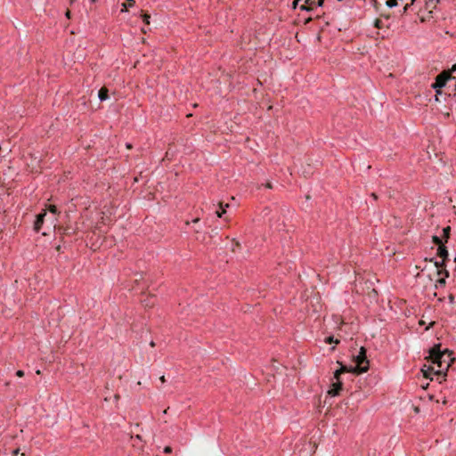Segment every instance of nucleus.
I'll use <instances>...</instances> for the list:
<instances>
[{"mask_svg":"<svg viewBox=\"0 0 456 456\" xmlns=\"http://www.w3.org/2000/svg\"><path fill=\"white\" fill-rule=\"evenodd\" d=\"M428 360L436 366V375H445L451 364L453 362L452 352L444 349L441 350V344L435 345L429 350Z\"/></svg>","mask_w":456,"mask_h":456,"instance_id":"nucleus-1","label":"nucleus"},{"mask_svg":"<svg viewBox=\"0 0 456 456\" xmlns=\"http://www.w3.org/2000/svg\"><path fill=\"white\" fill-rule=\"evenodd\" d=\"M354 362L356 365L352 369L353 373H364L368 371L370 368V362L366 356V349L362 346L358 354L354 357Z\"/></svg>","mask_w":456,"mask_h":456,"instance_id":"nucleus-2","label":"nucleus"},{"mask_svg":"<svg viewBox=\"0 0 456 456\" xmlns=\"http://www.w3.org/2000/svg\"><path fill=\"white\" fill-rule=\"evenodd\" d=\"M452 77L451 70H443L439 75L436 76V81L432 85V87L437 94H441V88H443L446 85V82Z\"/></svg>","mask_w":456,"mask_h":456,"instance_id":"nucleus-3","label":"nucleus"},{"mask_svg":"<svg viewBox=\"0 0 456 456\" xmlns=\"http://www.w3.org/2000/svg\"><path fill=\"white\" fill-rule=\"evenodd\" d=\"M343 388V383L341 380H335L331 383L329 390L328 395L331 397H335L339 395L341 390Z\"/></svg>","mask_w":456,"mask_h":456,"instance_id":"nucleus-4","label":"nucleus"},{"mask_svg":"<svg viewBox=\"0 0 456 456\" xmlns=\"http://www.w3.org/2000/svg\"><path fill=\"white\" fill-rule=\"evenodd\" d=\"M436 366L432 364L430 366H427V365H424L423 368L421 369V371L423 372V376L427 379H431V375L432 374H435L436 375Z\"/></svg>","mask_w":456,"mask_h":456,"instance_id":"nucleus-5","label":"nucleus"},{"mask_svg":"<svg viewBox=\"0 0 456 456\" xmlns=\"http://www.w3.org/2000/svg\"><path fill=\"white\" fill-rule=\"evenodd\" d=\"M437 255L442 257L441 265H445V260L448 256V251L444 245H440L437 248Z\"/></svg>","mask_w":456,"mask_h":456,"instance_id":"nucleus-6","label":"nucleus"},{"mask_svg":"<svg viewBox=\"0 0 456 456\" xmlns=\"http://www.w3.org/2000/svg\"><path fill=\"white\" fill-rule=\"evenodd\" d=\"M45 216V213H42V214H39L37 216V219L35 221V224H34V229L35 231L37 232H39L40 229H41V226L44 223V218Z\"/></svg>","mask_w":456,"mask_h":456,"instance_id":"nucleus-7","label":"nucleus"},{"mask_svg":"<svg viewBox=\"0 0 456 456\" xmlns=\"http://www.w3.org/2000/svg\"><path fill=\"white\" fill-rule=\"evenodd\" d=\"M109 90L106 87H102L99 90L98 97L101 101H105L108 99Z\"/></svg>","mask_w":456,"mask_h":456,"instance_id":"nucleus-8","label":"nucleus"},{"mask_svg":"<svg viewBox=\"0 0 456 456\" xmlns=\"http://www.w3.org/2000/svg\"><path fill=\"white\" fill-rule=\"evenodd\" d=\"M435 265H436V267L437 268V274H438V275H440V274L444 273L445 277H448L449 273H448V271H447V270H445V269H444V270H440V269H439V268H441V267H443V266H444V265H441V262H437V261H436V262H435Z\"/></svg>","mask_w":456,"mask_h":456,"instance_id":"nucleus-9","label":"nucleus"},{"mask_svg":"<svg viewBox=\"0 0 456 456\" xmlns=\"http://www.w3.org/2000/svg\"><path fill=\"white\" fill-rule=\"evenodd\" d=\"M314 2L312 0H305V4L301 5L300 9L303 11L310 12L313 10V7L311 4H313Z\"/></svg>","mask_w":456,"mask_h":456,"instance_id":"nucleus-10","label":"nucleus"},{"mask_svg":"<svg viewBox=\"0 0 456 456\" xmlns=\"http://www.w3.org/2000/svg\"><path fill=\"white\" fill-rule=\"evenodd\" d=\"M450 232H451L450 226H446L445 228L443 229V237H444L445 242H447V240L450 238Z\"/></svg>","mask_w":456,"mask_h":456,"instance_id":"nucleus-11","label":"nucleus"},{"mask_svg":"<svg viewBox=\"0 0 456 456\" xmlns=\"http://www.w3.org/2000/svg\"><path fill=\"white\" fill-rule=\"evenodd\" d=\"M337 363L340 365V369H341L343 373H345V372H353L352 369H354V367H347V366L344 365L339 361H338Z\"/></svg>","mask_w":456,"mask_h":456,"instance_id":"nucleus-12","label":"nucleus"},{"mask_svg":"<svg viewBox=\"0 0 456 456\" xmlns=\"http://www.w3.org/2000/svg\"><path fill=\"white\" fill-rule=\"evenodd\" d=\"M432 241H433L436 245H437L438 247H440V245H444V244H443V241H442V239H440V238H439L438 236H436V235H434V236L432 237Z\"/></svg>","mask_w":456,"mask_h":456,"instance_id":"nucleus-13","label":"nucleus"},{"mask_svg":"<svg viewBox=\"0 0 456 456\" xmlns=\"http://www.w3.org/2000/svg\"><path fill=\"white\" fill-rule=\"evenodd\" d=\"M325 342L328 344H331V343L339 344V340L335 339L333 336H330V337L326 338Z\"/></svg>","mask_w":456,"mask_h":456,"instance_id":"nucleus-14","label":"nucleus"},{"mask_svg":"<svg viewBox=\"0 0 456 456\" xmlns=\"http://www.w3.org/2000/svg\"><path fill=\"white\" fill-rule=\"evenodd\" d=\"M342 373H343V372H342V370H341V369H340V368H339V369H338V370H336L334 371V375H333L334 379H335V380H341V379H340V375H341Z\"/></svg>","mask_w":456,"mask_h":456,"instance_id":"nucleus-15","label":"nucleus"},{"mask_svg":"<svg viewBox=\"0 0 456 456\" xmlns=\"http://www.w3.org/2000/svg\"><path fill=\"white\" fill-rule=\"evenodd\" d=\"M398 0H387L386 4L387 7L392 8L397 5Z\"/></svg>","mask_w":456,"mask_h":456,"instance_id":"nucleus-16","label":"nucleus"},{"mask_svg":"<svg viewBox=\"0 0 456 456\" xmlns=\"http://www.w3.org/2000/svg\"><path fill=\"white\" fill-rule=\"evenodd\" d=\"M142 20L145 24L149 25L150 24V19H151V16L148 14V13H143L142 14Z\"/></svg>","mask_w":456,"mask_h":456,"instance_id":"nucleus-17","label":"nucleus"},{"mask_svg":"<svg viewBox=\"0 0 456 456\" xmlns=\"http://www.w3.org/2000/svg\"><path fill=\"white\" fill-rule=\"evenodd\" d=\"M48 210L51 212V213H53V214H56L57 213V208L55 205H49L48 207Z\"/></svg>","mask_w":456,"mask_h":456,"instance_id":"nucleus-18","label":"nucleus"},{"mask_svg":"<svg viewBox=\"0 0 456 456\" xmlns=\"http://www.w3.org/2000/svg\"><path fill=\"white\" fill-rule=\"evenodd\" d=\"M441 285V286H444L445 284V278L443 277V278H440L436 281V287H437V285Z\"/></svg>","mask_w":456,"mask_h":456,"instance_id":"nucleus-19","label":"nucleus"},{"mask_svg":"<svg viewBox=\"0 0 456 456\" xmlns=\"http://www.w3.org/2000/svg\"><path fill=\"white\" fill-rule=\"evenodd\" d=\"M415 1L416 0H411L410 3H407L403 8V12H405L410 6L413 5Z\"/></svg>","mask_w":456,"mask_h":456,"instance_id":"nucleus-20","label":"nucleus"},{"mask_svg":"<svg viewBox=\"0 0 456 456\" xmlns=\"http://www.w3.org/2000/svg\"><path fill=\"white\" fill-rule=\"evenodd\" d=\"M219 207H220V211L219 212H223V208H225L229 207V204H225L224 205L222 202L219 203Z\"/></svg>","mask_w":456,"mask_h":456,"instance_id":"nucleus-21","label":"nucleus"},{"mask_svg":"<svg viewBox=\"0 0 456 456\" xmlns=\"http://www.w3.org/2000/svg\"><path fill=\"white\" fill-rule=\"evenodd\" d=\"M16 376L19 378H22L24 376V371L21 370H19L16 371Z\"/></svg>","mask_w":456,"mask_h":456,"instance_id":"nucleus-22","label":"nucleus"},{"mask_svg":"<svg viewBox=\"0 0 456 456\" xmlns=\"http://www.w3.org/2000/svg\"><path fill=\"white\" fill-rule=\"evenodd\" d=\"M164 452L165 453H171L172 452V448L170 446H166L164 448Z\"/></svg>","mask_w":456,"mask_h":456,"instance_id":"nucleus-23","label":"nucleus"},{"mask_svg":"<svg viewBox=\"0 0 456 456\" xmlns=\"http://www.w3.org/2000/svg\"><path fill=\"white\" fill-rule=\"evenodd\" d=\"M301 0H294L293 3H292V8L293 9H296L298 3L300 2Z\"/></svg>","mask_w":456,"mask_h":456,"instance_id":"nucleus-24","label":"nucleus"},{"mask_svg":"<svg viewBox=\"0 0 456 456\" xmlns=\"http://www.w3.org/2000/svg\"><path fill=\"white\" fill-rule=\"evenodd\" d=\"M225 212H226L225 208H223V212H219V211H217V212H216V216H217L218 217H222V216H223Z\"/></svg>","mask_w":456,"mask_h":456,"instance_id":"nucleus-25","label":"nucleus"},{"mask_svg":"<svg viewBox=\"0 0 456 456\" xmlns=\"http://www.w3.org/2000/svg\"><path fill=\"white\" fill-rule=\"evenodd\" d=\"M121 12H127V4H122Z\"/></svg>","mask_w":456,"mask_h":456,"instance_id":"nucleus-26","label":"nucleus"},{"mask_svg":"<svg viewBox=\"0 0 456 456\" xmlns=\"http://www.w3.org/2000/svg\"><path fill=\"white\" fill-rule=\"evenodd\" d=\"M323 4H324V0H318L317 1V5L318 6L322 7V6H323Z\"/></svg>","mask_w":456,"mask_h":456,"instance_id":"nucleus-27","label":"nucleus"},{"mask_svg":"<svg viewBox=\"0 0 456 456\" xmlns=\"http://www.w3.org/2000/svg\"><path fill=\"white\" fill-rule=\"evenodd\" d=\"M19 452H20V449H19V448H17V449H15V450H13V451H12V455H13V456H16V455H18V454H19Z\"/></svg>","mask_w":456,"mask_h":456,"instance_id":"nucleus-28","label":"nucleus"},{"mask_svg":"<svg viewBox=\"0 0 456 456\" xmlns=\"http://www.w3.org/2000/svg\"><path fill=\"white\" fill-rule=\"evenodd\" d=\"M128 2V6H133L134 4V0H126Z\"/></svg>","mask_w":456,"mask_h":456,"instance_id":"nucleus-29","label":"nucleus"},{"mask_svg":"<svg viewBox=\"0 0 456 456\" xmlns=\"http://www.w3.org/2000/svg\"><path fill=\"white\" fill-rule=\"evenodd\" d=\"M70 14H71L70 11L67 10V12H65V16L69 19L70 18Z\"/></svg>","mask_w":456,"mask_h":456,"instance_id":"nucleus-30","label":"nucleus"},{"mask_svg":"<svg viewBox=\"0 0 456 456\" xmlns=\"http://www.w3.org/2000/svg\"><path fill=\"white\" fill-rule=\"evenodd\" d=\"M450 70H451V73L456 71V63L452 65V67Z\"/></svg>","mask_w":456,"mask_h":456,"instance_id":"nucleus-31","label":"nucleus"},{"mask_svg":"<svg viewBox=\"0 0 456 456\" xmlns=\"http://www.w3.org/2000/svg\"><path fill=\"white\" fill-rule=\"evenodd\" d=\"M159 380L162 382V383H165L166 382V378L164 375H162L160 378H159Z\"/></svg>","mask_w":456,"mask_h":456,"instance_id":"nucleus-32","label":"nucleus"},{"mask_svg":"<svg viewBox=\"0 0 456 456\" xmlns=\"http://www.w3.org/2000/svg\"><path fill=\"white\" fill-rule=\"evenodd\" d=\"M371 197H372L375 200H378V195H377L375 192H372V193H371Z\"/></svg>","mask_w":456,"mask_h":456,"instance_id":"nucleus-33","label":"nucleus"},{"mask_svg":"<svg viewBox=\"0 0 456 456\" xmlns=\"http://www.w3.org/2000/svg\"><path fill=\"white\" fill-rule=\"evenodd\" d=\"M191 222H192L193 224H196V223L200 222V218H199V217H197V218L193 219Z\"/></svg>","mask_w":456,"mask_h":456,"instance_id":"nucleus-34","label":"nucleus"},{"mask_svg":"<svg viewBox=\"0 0 456 456\" xmlns=\"http://www.w3.org/2000/svg\"><path fill=\"white\" fill-rule=\"evenodd\" d=\"M440 94H437V93L436 92V102H437V101H439L438 96H440Z\"/></svg>","mask_w":456,"mask_h":456,"instance_id":"nucleus-35","label":"nucleus"},{"mask_svg":"<svg viewBox=\"0 0 456 456\" xmlns=\"http://www.w3.org/2000/svg\"><path fill=\"white\" fill-rule=\"evenodd\" d=\"M168 409H169V407H167V409H165V410L163 411V414H167V413Z\"/></svg>","mask_w":456,"mask_h":456,"instance_id":"nucleus-36","label":"nucleus"},{"mask_svg":"<svg viewBox=\"0 0 456 456\" xmlns=\"http://www.w3.org/2000/svg\"><path fill=\"white\" fill-rule=\"evenodd\" d=\"M135 438H136V439H139V440H142V436H141L140 435H136V436H135Z\"/></svg>","mask_w":456,"mask_h":456,"instance_id":"nucleus-37","label":"nucleus"},{"mask_svg":"<svg viewBox=\"0 0 456 456\" xmlns=\"http://www.w3.org/2000/svg\"><path fill=\"white\" fill-rule=\"evenodd\" d=\"M126 148H127V149H131V148H132V145H131L130 143H127V144H126Z\"/></svg>","mask_w":456,"mask_h":456,"instance_id":"nucleus-38","label":"nucleus"},{"mask_svg":"<svg viewBox=\"0 0 456 456\" xmlns=\"http://www.w3.org/2000/svg\"><path fill=\"white\" fill-rule=\"evenodd\" d=\"M150 345H151V346H152V347H153V346H155V343H154V341H151V342L150 343Z\"/></svg>","mask_w":456,"mask_h":456,"instance_id":"nucleus-39","label":"nucleus"},{"mask_svg":"<svg viewBox=\"0 0 456 456\" xmlns=\"http://www.w3.org/2000/svg\"><path fill=\"white\" fill-rule=\"evenodd\" d=\"M266 187H267V188H269V189H271V188H272L271 183H267V184H266Z\"/></svg>","mask_w":456,"mask_h":456,"instance_id":"nucleus-40","label":"nucleus"},{"mask_svg":"<svg viewBox=\"0 0 456 456\" xmlns=\"http://www.w3.org/2000/svg\"><path fill=\"white\" fill-rule=\"evenodd\" d=\"M379 22H380V21H379V20H376V26H377V27H379Z\"/></svg>","mask_w":456,"mask_h":456,"instance_id":"nucleus-41","label":"nucleus"},{"mask_svg":"<svg viewBox=\"0 0 456 456\" xmlns=\"http://www.w3.org/2000/svg\"><path fill=\"white\" fill-rule=\"evenodd\" d=\"M434 324H435V322H430L429 327L434 326Z\"/></svg>","mask_w":456,"mask_h":456,"instance_id":"nucleus-42","label":"nucleus"},{"mask_svg":"<svg viewBox=\"0 0 456 456\" xmlns=\"http://www.w3.org/2000/svg\"><path fill=\"white\" fill-rule=\"evenodd\" d=\"M450 301L452 302L453 301V297L452 296H450Z\"/></svg>","mask_w":456,"mask_h":456,"instance_id":"nucleus-43","label":"nucleus"},{"mask_svg":"<svg viewBox=\"0 0 456 456\" xmlns=\"http://www.w3.org/2000/svg\"><path fill=\"white\" fill-rule=\"evenodd\" d=\"M235 245H236L237 247H240V242H239V241H236Z\"/></svg>","mask_w":456,"mask_h":456,"instance_id":"nucleus-44","label":"nucleus"},{"mask_svg":"<svg viewBox=\"0 0 456 456\" xmlns=\"http://www.w3.org/2000/svg\"><path fill=\"white\" fill-rule=\"evenodd\" d=\"M185 224H186V225H189V224H190V222H189V221H186V222H185Z\"/></svg>","mask_w":456,"mask_h":456,"instance_id":"nucleus-45","label":"nucleus"},{"mask_svg":"<svg viewBox=\"0 0 456 456\" xmlns=\"http://www.w3.org/2000/svg\"><path fill=\"white\" fill-rule=\"evenodd\" d=\"M95 0H92V2H94Z\"/></svg>","mask_w":456,"mask_h":456,"instance_id":"nucleus-46","label":"nucleus"},{"mask_svg":"<svg viewBox=\"0 0 456 456\" xmlns=\"http://www.w3.org/2000/svg\"><path fill=\"white\" fill-rule=\"evenodd\" d=\"M454 261L456 262V257H455Z\"/></svg>","mask_w":456,"mask_h":456,"instance_id":"nucleus-47","label":"nucleus"}]
</instances>
